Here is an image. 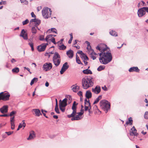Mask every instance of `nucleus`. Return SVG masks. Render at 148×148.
Listing matches in <instances>:
<instances>
[{
	"label": "nucleus",
	"instance_id": "774afa93",
	"mask_svg": "<svg viewBox=\"0 0 148 148\" xmlns=\"http://www.w3.org/2000/svg\"><path fill=\"white\" fill-rule=\"evenodd\" d=\"M91 57L93 60H95L96 58V57L93 55H91Z\"/></svg>",
	"mask_w": 148,
	"mask_h": 148
},
{
	"label": "nucleus",
	"instance_id": "052dcab7",
	"mask_svg": "<svg viewBox=\"0 0 148 148\" xmlns=\"http://www.w3.org/2000/svg\"><path fill=\"white\" fill-rule=\"evenodd\" d=\"M6 3V1H2L1 2H0V5H2L3 4L5 5Z\"/></svg>",
	"mask_w": 148,
	"mask_h": 148
},
{
	"label": "nucleus",
	"instance_id": "8fccbe9b",
	"mask_svg": "<svg viewBox=\"0 0 148 148\" xmlns=\"http://www.w3.org/2000/svg\"><path fill=\"white\" fill-rule=\"evenodd\" d=\"M55 110L57 113L58 114L59 113V111L58 106H56L55 108Z\"/></svg>",
	"mask_w": 148,
	"mask_h": 148
},
{
	"label": "nucleus",
	"instance_id": "f257e3e1",
	"mask_svg": "<svg viewBox=\"0 0 148 148\" xmlns=\"http://www.w3.org/2000/svg\"><path fill=\"white\" fill-rule=\"evenodd\" d=\"M99 60L102 64H106L110 62L112 60V56L111 53L107 51L101 52L99 53Z\"/></svg>",
	"mask_w": 148,
	"mask_h": 148
},
{
	"label": "nucleus",
	"instance_id": "e2e57ef3",
	"mask_svg": "<svg viewBox=\"0 0 148 148\" xmlns=\"http://www.w3.org/2000/svg\"><path fill=\"white\" fill-rule=\"evenodd\" d=\"M90 108V107L88 106H85V111H87Z\"/></svg>",
	"mask_w": 148,
	"mask_h": 148
},
{
	"label": "nucleus",
	"instance_id": "cd10ccee",
	"mask_svg": "<svg viewBox=\"0 0 148 148\" xmlns=\"http://www.w3.org/2000/svg\"><path fill=\"white\" fill-rule=\"evenodd\" d=\"M84 101L85 106H89L90 108H91L90 104L89 102V99L87 100L86 99H85Z\"/></svg>",
	"mask_w": 148,
	"mask_h": 148
},
{
	"label": "nucleus",
	"instance_id": "2f4dec72",
	"mask_svg": "<svg viewBox=\"0 0 148 148\" xmlns=\"http://www.w3.org/2000/svg\"><path fill=\"white\" fill-rule=\"evenodd\" d=\"M102 97L101 95H99L98 97L96 98V100L94 101L93 103V104H95L97 103L101 99Z\"/></svg>",
	"mask_w": 148,
	"mask_h": 148
},
{
	"label": "nucleus",
	"instance_id": "f03ea898",
	"mask_svg": "<svg viewBox=\"0 0 148 148\" xmlns=\"http://www.w3.org/2000/svg\"><path fill=\"white\" fill-rule=\"evenodd\" d=\"M93 78L91 76H87L83 78L82 80V86L84 89H87L93 85Z\"/></svg>",
	"mask_w": 148,
	"mask_h": 148
},
{
	"label": "nucleus",
	"instance_id": "4c0bfd02",
	"mask_svg": "<svg viewBox=\"0 0 148 148\" xmlns=\"http://www.w3.org/2000/svg\"><path fill=\"white\" fill-rule=\"evenodd\" d=\"M22 123H20L19 125H20L21 126V128L23 127H25L26 126V124L25 123L24 120H23L22 121Z\"/></svg>",
	"mask_w": 148,
	"mask_h": 148
},
{
	"label": "nucleus",
	"instance_id": "338daca9",
	"mask_svg": "<svg viewBox=\"0 0 148 148\" xmlns=\"http://www.w3.org/2000/svg\"><path fill=\"white\" fill-rule=\"evenodd\" d=\"M69 66L67 65V63L65 62V71L68 69Z\"/></svg>",
	"mask_w": 148,
	"mask_h": 148
},
{
	"label": "nucleus",
	"instance_id": "ea45409f",
	"mask_svg": "<svg viewBox=\"0 0 148 148\" xmlns=\"http://www.w3.org/2000/svg\"><path fill=\"white\" fill-rule=\"evenodd\" d=\"M70 38L68 41V43L69 44H70L71 43V41L72 40L73 38V35L72 33H71L70 34Z\"/></svg>",
	"mask_w": 148,
	"mask_h": 148
},
{
	"label": "nucleus",
	"instance_id": "680f3d73",
	"mask_svg": "<svg viewBox=\"0 0 148 148\" xmlns=\"http://www.w3.org/2000/svg\"><path fill=\"white\" fill-rule=\"evenodd\" d=\"M36 18H35L34 19H32L30 21V24H31V23L34 22H35V21H36Z\"/></svg>",
	"mask_w": 148,
	"mask_h": 148
},
{
	"label": "nucleus",
	"instance_id": "5701e85b",
	"mask_svg": "<svg viewBox=\"0 0 148 148\" xmlns=\"http://www.w3.org/2000/svg\"><path fill=\"white\" fill-rule=\"evenodd\" d=\"M33 40L32 39H29L28 40V45L31 47V50L32 51L34 50V43L32 42Z\"/></svg>",
	"mask_w": 148,
	"mask_h": 148
},
{
	"label": "nucleus",
	"instance_id": "09e8293b",
	"mask_svg": "<svg viewBox=\"0 0 148 148\" xmlns=\"http://www.w3.org/2000/svg\"><path fill=\"white\" fill-rule=\"evenodd\" d=\"M90 49V55H97V54L95 52L94 50L93 49Z\"/></svg>",
	"mask_w": 148,
	"mask_h": 148
},
{
	"label": "nucleus",
	"instance_id": "58836bf2",
	"mask_svg": "<svg viewBox=\"0 0 148 148\" xmlns=\"http://www.w3.org/2000/svg\"><path fill=\"white\" fill-rule=\"evenodd\" d=\"M59 49L60 50H64L65 49V46L64 44L59 45L58 46Z\"/></svg>",
	"mask_w": 148,
	"mask_h": 148
},
{
	"label": "nucleus",
	"instance_id": "412c9836",
	"mask_svg": "<svg viewBox=\"0 0 148 148\" xmlns=\"http://www.w3.org/2000/svg\"><path fill=\"white\" fill-rule=\"evenodd\" d=\"M139 69L137 67H132L129 69V71L130 72L135 71L136 72H138L139 71Z\"/></svg>",
	"mask_w": 148,
	"mask_h": 148
},
{
	"label": "nucleus",
	"instance_id": "4be33fe9",
	"mask_svg": "<svg viewBox=\"0 0 148 148\" xmlns=\"http://www.w3.org/2000/svg\"><path fill=\"white\" fill-rule=\"evenodd\" d=\"M55 36H56V35L51 34L49 35L46 37L45 40L48 42H50V40L52 38V37Z\"/></svg>",
	"mask_w": 148,
	"mask_h": 148
},
{
	"label": "nucleus",
	"instance_id": "9b49d317",
	"mask_svg": "<svg viewBox=\"0 0 148 148\" xmlns=\"http://www.w3.org/2000/svg\"><path fill=\"white\" fill-rule=\"evenodd\" d=\"M59 106L60 109L62 112H64L65 110V99H64L62 101L61 100H60Z\"/></svg>",
	"mask_w": 148,
	"mask_h": 148
},
{
	"label": "nucleus",
	"instance_id": "de8ad7c7",
	"mask_svg": "<svg viewBox=\"0 0 148 148\" xmlns=\"http://www.w3.org/2000/svg\"><path fill=\"white\" fill-rule=\"evenodd\" d=\"M85 43L87 44V49H88V46H89L90 47L89 49H91V46L90 45V42H89L88 41H86L85 42Z\"/></svg>",
	"mask_w": 148,
	"mask_h": 148
},
{
	"label": "nucleus",
	"instance_id": "bf43d9fd",
	"mask_svg": "<svg viewBox=\"0 0 148 148\" xmlns=\"http://www.w3.org/2000/svg\"><path fill=\"white\" fill-rule=\"evenodd\" d=\"M39 39L40 40H44L45 39L44 38V36H40V37Z\"/></svg>",
	"mask_w": 148,
	"mask_h": 148
},
{
	"label": "nucleus",
	"instance_id": "c85d7f7f",
	"mask_svg": "<svg viewBox=\"0 0 148 148\" xmlns=\"http://www.w3.org/2000/svg\"><path fill=\"white\" fill-rule=\"evenodd\" d=\"M37 27L35 26L33 27L31 29L32 32V34H35L37 32Z\"/></svg>",
	"mask_w": 148,
	"mask_h": 148
},
{
	"label": "nucleus",
	"instance_id": "603ef678",
	"mask_svg": "<svg viewBox=\"0 0 148 148\" xmlns=\"http://www.w3.org/2000/svg\"><path fill=\"white\" fill-rule=\"evenodd\" d=\"M76 61L79 64H82L81 62V61L79 60V58L76 59Z\"/></svg>",
	"mask_w": 148,
	"mask_h": 148
},
{
	"label": "nucleus",
	"instance_id": "c9c22d12",
	"mask_svg": "<svg viewBox=\"0 0 148 148\" xmlns=\"http://www.w3.org/2000/svg\"><path fill=\"white\" fill-rule=\"evenodd\" d=\"M12 71L13 73H17L19 71V69L18 67H16L13 69Z\"/></svg>",
	"mask_w": 148,
	"mask_h": 148
},
{
	"label": "nucleus",
	"instance_id": "13d9d810",
	"mask_svg": "<svg viewBox=\"0 0 148 148\" xmlns=\"http://www.w3.org/2000/svg\"><path fill=\"white\" fill-rule=\"evenodd\" d=\"M86 56V55H85L84 53H82L80 55V57L82 59L84 60L85 58V56Z\"/></svg>",
	"mask_w": 148,
	"mask_h": 148
},
{
	"label": "nucleus",
	"instance_id": "69168bd1",
	"mask_svg": "<svg viewBox=\"0 0 148 148\" xmlns=\"http://www.w3.org/2000/svg\"><path fill=\"white\" fill-rule=\"evenodd\" d=\"M31 15L32 17L36 18V16L34 14V12H32L31 13Z\"/></svg>",
	"mask_w": 148,
	"mask_h": 148
},
{
	"label": "nucleus",
	"instance_id": "4468645a",
	"mask_svg": "<svg viewBox=\"0 0 148 148\" xmlns=\"http://www.w3.org/2000/svg\"><path fill=\"white\" fill-rule=\"evenodd\" d=\"M101 87L98 85L95 88H92V91L94 93L98 94L101 92Z\"/></svg>",
	"mask_w": 148,
	"mask_h": 148
},
{
	"label": "nucleus",
	"instance_id": "39448f33",
	"mask_svg": "<svg viewBox=\"0 0 148 148\" xmlns=\"http://www.w3.org/2000/svg\"><path fill=\"white\" fill-rule=\"evenodd\" d=\"M53 61L55 65L57 66L60 62V56L57 52H56L54 54L53 58Z\"/></svg>",
	"mask_w": 148,
	"mask_h": 148
},
{
	"label": "nucleus",
	"instance_id": "20e7f679",
	"mask_svg": "<svg viewBox=\"0 0 148 148\" xmlns=\"http://www.w3.org/2000/svg\"><path fill=\"white\" fill-rule=\"evenodd\" d=\"M51 14V9L47 7L44 8L42 10V15L45 18H50Z\"/></svg>",
	"mask_w": 148,
	"mask_h": 148
},
{
	"label": "nucleus",
	"instance_id": "f704fd0d",
	"mask_svg": "<svg viewBox=\"0 0 148 148\" xmlns=\"http://www.w3.org/2000/svg\"><path fill=\"white\" fill-rule=\"evenodd\" d=\"M110 34L112 36H117V33L115 31H113V30H112V31H110Z\"/></svg>",
	"mask_w": 148,
	"mask_h": 148
},
{
	"label": "nucleus",
	"instance_id": "4d7b16f0",
	"mask_svg": "<svg viewBox=\"0 0 148 148\" xmlns=\"http://www.w3.org/2000/svg\"><path fill=\"white\" fill-rule=\"evenodd\" d=\"M13 133V131H12L11 132H5V133L7 134L8 135V136H9V135H10L11 134H12Z\"/></svg>",
	"mask_w": 148,
	"mask_h": 148
},
{
	"label": "nucleus",
	"instance_id": "7c9ffc66",
	"mask_svg": "<svg viewBox=\"0 0 148 148\" xmlns=\"http://www.w3.org/2000/svg\"><path fill=\"white\" fill-rule=\"evenodd\" d=\"M35 22V26L37 28H38L37 26L40 24L41 23V21L40 20L36 19V20Z\"/></svg>",
	"mask_w": 148,
	"mask_h": 148
},
{
	"label": "nucleus",
	"instance_id": "a18cd8bd",
	"mask_svg": "<svg viewBox=\"0 0 148 148\" xmlns=\"http://www.w3.org/2000/svg\"><path fill=\"white\" fill-rule=\"evenodd\" d=\"M144 118L146 119H148V112L146 111L144 114Z\"/></svg>",
	"mask_w": 148,
	"mask_h": 148
},
{
	"label": "nucleus",
	"instance_id": "6e6d98bb",
	"mask_svg": "<svg viewBox=\"0 0 148 148\" xmlns=\"http://www.w3.org/2000/svg\"><path fill=\"white\" fill-rule=\"evenodd\" d=\"M14 116L12 117H11L10 119V123H14Z\"/></svg>",
	"mask_w": 148,
	"mask_h": 148
},
{
	"label": "nucleus",
	"instance_id": "a211bd4d",
	"mask_svg": "<svg viewBox=\"0 0 148 148\" xmlns=\"http://www.w3.org/2000/svg\"><path fill=\"white\" fill-rule=\"evenodd\" d=\"M36 137L34 131H32L30 132V134L29 137L27 138L28 140H31L34 139Z\"/></svg>",
	"mask_w": 148,
	"mask_h": 148
},
{
	"label": "nucleus",
	"instance_id": "5fc2aeb1",
	"mask_svg": "<svg viewBox=\"0 0 148 148\" xmlns=\"http://www.w3.org/2000/svg\"><path fill=\"white\" fill-rule=\"evenodd\" d=\"M53 37H52V38L50 40V42H51L54 44H56V43L55 42V38H53Z\"/></svg>",
	"mask_w": 148,
	"mask_h": 148
},
{
	"label": "nucleus",
	"instance_id": "f3484780",
	"mask_svg": "<svg viewBox=\"0 0 148 148\" xmlns=\"http://www.w3.org/2000/svg\"><path fill=\"white\" fill-rule=\"evenodd\" d=\"M8 107L7 106H4L0 109V111L2 113H7L8 111Z\"/></svg>",
	"mask_w": 148,
	"mask_h": 148
},
{
	"label": "nucleus",
	"instance_id": "72a5a7b5",
	"mask_svg": "<svg viewBox=\"0 0 148 148\" xmlns=\"http://www.w3.org/2000/svg\"><path fill=\"white\" fill-rule=\"evenodd\" d=\"M65 72V63L63 64V66L60 71L61 74H62Z\"/></svg>",
	"mask_w": 148,
	"mask_h": 148
},
{
	"label": "nucleus",
	"instance_id": "c03bdc74",
	"mask_svg": "<svg viewBox=\"0 0 148 148\" xmlns=\"http://www.w3.org/2000/svg\"><path fill=\"white\" fill-rule=\"evenodd\" d=\"M49 30H50L51 31L53 32H54L55 33L57 34V30L55 28H52L50 29H49Z\"/></svg>",
	"mask_w": 148,
	"mask_h": 148
},
{
	"label": "nucleus",
	"instance_id": "1a4fd4ad",
	"mask_svg": "<svg viewBox=\"0 0 148 148\" xmlns=\"http://www.w3.org/2000/svg\"><path fill=\"white\" fill-rule=\"evenodd\" d=\"M83 114V112H77L75 114V116L73 117H72L71 120L72 121L74 120H78L81 119V116Z\"/></svg>",
	"mask_w": 148,
	"mask_h": 148
},
{
	"label": "nucleus",
	"instance_id": "49530a36",
	"mask_svg": "<svg viewBox=\"0 0 148 148\" xmlns=\"http://www.w3.org/2000/svg\"><path fill=\"white\" fill-rule=\"evenodd\" d=\"M64 40V39H61V40L57 42V44L58 45V46H59V45H62V41Z\"/></svg>",
	"mask_w": 148,
	"mask_h": 148
},
{
	"label": "nucleus",
	"instance_id": "2eb2a0df",
	"mask_svg": "<svg viewBox=\"0 0 148 148\" xmlns=\"http://www.w3.org/2000/svg\"><path fill=\"white\" fill-rule=\"evenodd\" d=\"M20 36L23 37L25 40H27L28 39L27 34L26 31L24 29L22 30Z\"/></svg>",
	"mask_w": 148,
	"mask_h": 148
},
{
	"label": "nucleus",
	"instance_id": "bb28decb",
	"mask_svg": "<svg viewBox=\"0 0 148 148\" xmlns=\"http://www.w3.org/2000/svg\"><path fill=\"white\" fill-rule=\"evenodd\" d=\"M83 72L84 74H92V73L91 71L88 69L83 70Z\"/></svg>",
	"mask_w": 148,
	"mask_h": 148
},
{
	"label": "nucleus",
	"instance_id": "ddd939ff",
	"mask_svg": "<svg viewBox=\"0 0 148 148\" xmlns=\"http://www.w3.org/2000/svg\"><path fill=\"white\" fill-rule=\"evenodd\" d=\"M72 98L71 95H65V107L68 104H69L71 102Z\"/></svg>",
	"mask_w": 148,
	"mask_h": 148
},
{
	"label": "nucleus",
	"instance_id": "0e129e2a",
	"mask_svg": "<svg viewBox=\"0 0 148 148\" xmlns=\"http://www.w3.org/2000/svg\"><path fill=\"white\" fill-rule=\"evenodd\" d=\"M102 88L103 90L105 91H107L108 90L106 87L105 86H104L103 87H102Z\"/></svg>",
	"mask_w": 148,
	"mask_h": 148
},
{
	"label": "nucleus",
	"instance_id": "f8f14e48",
	"mask_svg": "<svg viewBox=\"0 0 148 148\" xmlns=\"http://www.w3.org/2000/svg\"><path fill=\"white\" fill-rule=\"evenodd\" d=\"M48 43L43 44L41 45L38 46L37 49L39 51L41 52L44 51L45 49L47 46L48 45Z\"/></svg>",
	"mask_w": 148,
	"mask_h": 148
},
{
	"label": "nucleus",
	"instance_id": "9d476101",
	"mask_svg": "<svg viewBox=\"0 0 148 148\" xmlns=\"http://www.w3.org/2000/svg\"><path fill=\"white\" fill-rule=\"evenodd\" d=\"M52 64L50 63H46L43 66L42 68L43 70L48 71L50 70L52 68Z\"/></svg>",
	"mask_w": 148,
	"mask_h": 148
},
{
	"label": "nucleus",
	"instance_id": "79ce46f5",
	"mask_svg": "<svg viewBox=\"0 0 148 148\" xmlns=\"http://www.w3.org/2000/svg\"><path fill=\"white\" fill-rule=\"evenodd\" d=\"M16 113V111H12L10 112V114L8 115V116H10L12 117V116H13L14 114H15Z\"/></svg>",
	"mask_w": 148,
	"mask_h": 148
},
{
	"label": "nucleus",
	"instance_id": "6ab92c4d",
	"mask_svg": "<svg viewBox=\"0 0 148 148\" xmlns=\"http://www.w3.org/2000/svg\"><path fill=\"white\" fill-rule=\"evenodd\" d=\"M66 55L70 58H72L73 56V51L71 49L67 51L66 53Z\"/></svg>",
	"mask_w": 148,
	"mask_h": 148
},
{
	"label": "nucleus",
	"instance_id": "864d4df0",
	"mask_svg": "<svg viewBox=\"0 0 148 148\" xmlns=\"http://www.w3.org/2000/svg\"><path fill=\"white\" fill-rule=\"evenodd\" d=\"M11 125V128L12 130H13L14 129L15 127V125L14 123H10Z\"/></svg>",
	"mask_w": 148,
	"mask_h": 148
},
{
	"label": "nucleus",
	"instance_id": "37998d69",
	"mask_svg": "<svg viewBox=\"0 0 148 148\" xmlns=\"http://www.w3.org/2000/svg\"><path fill=\"white\" fill-rule=\"evenodd\" d=\"M29 22V21L28 19H26L25 21H23L22 22V24L23 25H25L27 24Z\"/></svg>",
	"mask_w": 148,
	"mask_h": 148
},
{
	"label": "nucleus",
	"instance_id": "dca6fc26",
	"mask_svg": "<svg viewBox=\"0 0 148 148\" xmlns=\"http://www.w3.org/2000/svg\"><path fill=\"white\" fill-rule=\"evenodd\" d=\"M137 130H136L135 127L133 126L131 129L130 131V134L132 135L131 133L132 134V135H134V136H137L138 135V133H137Z\"/></svg>",
	"mask_w": 148,
	"mask_h": 148
},
{
	"label": "nucleus",
	"instance_id": "0eeeda50",
	"mask_svg": "<svg viewBox=\"0 0 148 148\" xmlns=\"http://www.w3.org/2000/svg\"><path fill=\"white\" fill-rule=\"evenodd\" d=\"M146 12H148V7H143L139 9L137 12L138 16L139 17L143 16L145 14Z\"/></svg>",
	"mask_w": 148,
	"mask_h": 148
},
{
	"label": "nucleus",
	"instance_id": "aec40b11",
	"mask_svg": "<svg viewBox=\"0 0 148 148\" xmlns=\"http://www.w3.org/2000/svg\"><path fill=\"white\" fill-rule=\"evenodd\" d=\"M105 45L103 44H101L100 45H99L96 47V49L97 50H99L101 52H103L105 51L106 50V48L103 49L101 47V46Z\"/></svg>",
	"mask_w": 148,
	"mask_h": 148
},
{
	"label": "nucleus",
	"instance_id": "c756f323",
	"mask_svg": "<svg viewBox=\"0 0 148 148\" xmlns=\"http://www.w3.org/2000/svg\"><path fill=\"white\" fill-rule=\"evenodd\" d=\"M133 120L132 119L131 117H130L128 119V121L126 122V124L127 125L129 124L130 125H132V124Z\"/></svg>",
	"mask_w": 148,
	"mask_h": 148
},
{
	"label": "nucleus",
	"instance_id": "3c124183",
	"mask_svg": "<svg viewBox=\"0 0 148 148\" xmlns=\"http://www.w3.org/2000/svg\"><path fill=\"white\" fill-rule=\"evenodd\" d=\"M78 95L80 97L81 100V97H82V92L81 91H79L77 93Z\"/></svg>",
	"mask_w": 148,
	"mask_h": 148
},
{
	"label": "nucleus",
	"instance_id": "a19ab883",
	"mask_svg": "<svg viewBox=\"0 0 148 148\" xmlns=\"http://www.w3.org/2000/svg\"><path fill=\"white\" fill-rule=\"evenodd\" d=\"M21 3H24L25 5H27L28 3V2L26 0H20Z\"/></svg>",
	"mask_w": 148,
	"mask_h": 148
},
{
	"label": "nucleus",
	"instance_id": "423d86ee",
	"mask_svg": "<svg viewBox=\"0 0 148 148\" xmlns=\"http://www.w3.org/2000/svg\"><path fill=\"white\" fill-rule=\"evenodd\" d=\"M78 103H76L75 101H74L72 106V109L73 110L72 113L71 114L67 115L68 118H71L75 116V115L77 113L76 109Z\"/></svg>",
	"mask_w": 148,
	"mask_h": 148
},
{
	"label": "nucleus",
	"instance_id": "393cba45",
	"mask_svg": "<svg viewBox=\"0 0 148 148\" xmlns=\"http://www.w3.org/2000/svg\"><path fill=\"white\" fill-rule=\"evenodd\" d=\"M34 111L35 115L37 116H39L40 115H42V114L40 113V112L39 109H35L33 110Z\"/></svg>",
	"mask_w": 148,
	"mask_h": 148
},
{
	"label": "nucleus",
	"instance_id": "a878e982",
	"mask_svg": "<svg viewBox=\"0 0 148 148\" xmlns=\"http://www.w3.org/2000/svg\"><path fill=\"white\" fill-rule=\"evenodd\" d=\"M72 86V90L75 92H76L78 91L79 88V87L78 86H75L74 85H73Z\"/></svg>",
	"mask_w": 148,
	"mask_h": 148
},
{
	"label": "nucleus",
	"instance_id": "473e14b6",
	"mask_svg": "<svg viewBox=\"0 0 148 148\" xmlns=\"http://www.w3.org/2000/svg\"><path fill=\"white\" fill-rule=\"evenodd\" d=\"M38 80V79L36 77L34 78L32 80L30 83V85H32L34 82H36Z\"/></svg>",
	"mask_w": 148,
	"mask_h": 148
},
{
	"label": "nucleus",
	"instance_id": "7ed1b4c3",
	"mask_svg": "<svg viewBox=\"0 0 148 148\" xmlns=\"http://www.w3.org/2000/svg\"><path fill=\"white\" fill-rule=\"evenodd\" d=\"M99 104L101 108L106 111V113L110 109V103L108 101L105 100H101Z\"/></svg>",
	"mask_w": 148,
	"mask_h": 148
},
{
	"label": "nucleus",
	"instance_id": "b1692460",
	"mask_svg": "<svg viewBox=\"0 0 148 148\" xmlns=\"http://www.w3.org/2000/svg\"><path fill=\"white\" fill-rule=\"evenodd\" d=\"M92 93L90 91L88 90L86 91L85 94V96L86 98L89 99L92 97Z\"/></svg>",
	"mask_w": 148,
	"mask_h": 148
},
{
	"label": "nucleus",
	"instance_id": "e433bc0d",
	"mask_svg": "<svg viewBox=\"0 0 148 148\" xmlns=\"http://www.w3.org/2000/svg\"><path fill=\"white\" fill-rule=\"evenodd\" d=\"M105 66H100L97 68V70L98 71H100L105 69Z\"/></svg>",
	"mask_w": 148,
	"mask_h": 148
},
{
	"label": "nucleus",
	"instance_id": "6e6552de",
	"mask_svg": "<svg viewBox=\"0 0 148 148\" xmlns=\"http://www.w3.org/2000/svg\"><path fill=\"white\" fill-rule=\"evenodd\" d=\"M10 96L9 94L2 92L0 93V100H9Z\"/></svg>",
	"mask_w": 148,
	"mask_h": 148
}]
</instances>
